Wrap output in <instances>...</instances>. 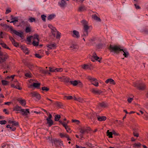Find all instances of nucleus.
<instances>
[{"label": "nucleus", "instance_id": "nucleus-1", "mask_svg": "<svg viewBox=\"0 0 148 148\" xmlns=\"http://www.w3.org/2000/svg\"><path fill=\"white\" fill-rule=\"evenodd\" d=\"M109 49L110 51L114 52V53L117 54L120 53L125 58L128 57L129 55V52L126 49L120 46L110 45Z\"/></svg>", "mask_w": 148, "mask_h": 148}, {"label": "nucleus", "instance_id": "nucleus-2", "mask_svg": "<svg viewBox=\"0 0 148 148\" xmlns=\"http://www.w3.org/2000/svg\"><path fill=\"white\" fill-rule=\"evenodd\" d=\"M81 23L83 26V34L82 35V37H86L88 35V30L90 28V26H88V22L84 20H82Z\"/></svg>", "mask_w": 148, "mask_h": 148}, {"label": "nucleus", "instance_id": "nucleus-3", "mask_svg": "<svg viewBox=\"0 0 148 148\" xmlns=\"http://www.w3.org/2000/svg\"><path fill=\"white\" fill-rule=\"evenodd\" d=\"M87 79L91 83V84L96 87H98L99 83L97 79L90 76H88Z\"/></svg>", "mask_w": 148, "mask_h": 148}, {"label": "nucleus", "instance_id": "nucleus-4", "mask_svg": "<svg viewBox=\"0 0 148 148\" xmlns=\"http://www.w3.org/2000/svg\"><path fill=\"white\" fill-rule=\"evenodd\" d=\"M52 143L54 144L56 146H58L59 145L61 148L64 147L63 142L60 139L53 138L52 140Z\"/></svg>", "mask_w": 148, "mask_h": 148}, {"label": "nucleus", "instance_id": "nucleus-5", "mask_svg": "<svg viewBox=\"0 0 148 148\" xmlns=\"http://www.w3.org/2000/svg\"><path fill=\"white\" fill-rule=\"evenodd\" d=\"M79 132L82 134H84L85 132L88 133L89 132L92 131V130L89 127L84 126L79 128Z\"/></svg>", "mask_w": 148, "mask_h": 148}, {"label": "nucleus", "instance_id": "nucleus-6", "mask_svg": "<svg viewBox=\"0 0 148 148\" xmlns=\"http://www.w3.org/2000/svg\"><path fill=\"white\" fill-rule=\"evenodd\" d=\"M70 84L74 86H76L77 85L80 88H82L83 85L82 82L79 80H75L71 81L70 82Z\"/></svg>", "mask_w": 148, "mask_h": 148}, {"label": "nucleus", "instance_id": "nucleus-7", "mask_svg": "<svg viewBox=\"0 0 148 148\" xmlns=\"http://www.w3.org/2000/svg\"><path fill=\"white\" fill-rule=\"evenodd\" d=\"M8 58V56L6 53L0 52V64L5 61Z\"/></svg>", "mask_w": 148, "mask_h": 148}, {"label": "nucleus", "instance_id": "nucleus-8", "mask_svg": "<svg viewBox=\"0 0 148 148\" xmlns=\"http://www.w3.org/2000/svg\"><path fill=\"white\" fill-rule=\"evenodd\" d=\"M52 117L51 115L49 113L48 115V117L46 119V120L47 121V123L48 124L49 127L51 126L53 124V120L51 119Z\"/></svg>", "mask_w": 148, "mask_h": 148}, {"label": "nucleus", "instance_id": "nucleus-9", "mask_svg": "<svg viewBox=\"0 0 148 148\" xmlns=\"http://www.w3.org/2000/svg\"><path fill=\"white\" fill-rule=\"evenodd\" d=\"M11 86L19 90H21L22 89V88L20 87V84L17 80L14 81V84L11 85Z\"/></svg>", "mask_w": 148, "mask_h": 148}, {"label": "nucleus", "instance_id": "nucleus-10", "mask_svg": "<svg viewBox=\"0 0 148 148\" xmlns=\"http://www.w3.org/2000/svg\"><path fill=\"white\" fill-rule=\"evenodd\" d=\"M21 112L23 116H27L28 114H30L29 109H22Z\"/></svg>", "mask_w": 148, "mask_h": 148}, {"label": "nucleus", "instance_id": "nucleus-11", "mask_svg": "<svg viewBox=\"0 0 148 148\" xmlns=\"http://www.w3.org/2000/svg\"><path fill=\"white\" fill-rule=\"evenodd\" d=\"M47 50L48 51L56 49V45L55 43H50L47 45Z\"/></svg>", "mask_w": 148, "mask_h": 148}, {"label": "nucleus", "instance_id": "nucleus-12", "mask_svg": "<svg viewBox=\"0 0 148 148\" xmlns=\"http://www.w3.org/2000/svg\"><path fill=\"white\" fill-rule=\"evenodd\" d=\"M91 91L94 94L98 95H101L103 93V92L101 90L96 89L94 88L92 89Z\"/></svg>", "mask_w": 148, "mask_h": 148}, {"label": "nucleus", "instance_id": "nucleus-13", "mask_svg": "<svg viewBox=\"0 0 148 148\" xmlns=\"http://www.w3.org/2000/svg\"><path fill=\"white\" fill-rule=\"evenodd\" d=\"M98 107H100L102 108H108V104L105 102H102L99 103L98 104Z\"/></svg>", "mask_w": 148, "mask_h": 148}, {"label": "nucleus", "instance_id": "nucleus-14", "mask_svg": "<svg viewBox=\"0 0 148 148\" xmlns=\"http://www.w3.org/2000/svg\"><path fill=\"white\" fill-rule=\"evenodd\" d=\"M32 97H35L38 100H39L41 98L40 95L37 92H33L31 93Z\"/></svg>", "mask_w": 148, "mask_h": 148}, {"label": "nucleus", "instance_id": "nucleus-15", "mask_svg": "<svg viewBox=\"0 0 148 148\" xmlns=\"http://www.w3.org/2000/svg\"><path fill=\"white\" fill-rule=\"evenodd\" d=\"M72 36L74 38H78L80 37V35L79 32L76 30L73 31Z\"/></svg>", "mask_w": 148, "mask_h": 148}, {"label": "nucleus", "instance_id": "nucleus-16", "mask_svg": "<svg viewBox=\"0 0 148 148\" xmlns=\"http://www.w3.org/2000/svg\"><path fill=\"white\" fill-rule=\"evenodd\" d=\"M79 48L78 46L76 44H72L70 47L71 50L73 51H76Z\"/></svg>", "mask_w": 148, "mask_h": 148}, {"label": "nucleus", "instance_id": "nucleus-17", "mask_svg": "<svg viewBox=\"0 0 148 148\" xmlns=\"http://www.w3.org/2000/svg\"><path fill=\"white\" fill-rule=\"evenodd\" d=\"M10 30L12 31L13 33L18 36L22 38L23 37V32H19L15 30H14L12 28H10Z\"/></svg>", "mask_w": 148, "mask_h": 148}, {"label": "nucleus", "instance_id": "nucleus-18", "mask_svg": "<svg viewBox=\"0 0 148 148\" xmlns=\"http://www.w3.org/2000/svg\"><path fill=\"white\" fill-rule=\"evenodd\" d=\"M92 56L95 60L98 61L99 62H101L102 58L98 57L95 52H94L93 53Z\"/></svg>", "mask_w": 148, "mask_h": 148}, {"label": "nucleus", "instance_id": "nucleus-19", "mask_svg": "<svg viewBox=\"0 0 148 148\" xmlns=\"http://www.w3.org/2000/svg\"><path fill=\"white\" fill-rule=\"evenodd\" d=\"M98 120L99 121H105L106 119V117L104 116H100L99 115H96Z\"/></svg>", "mask_w": 148, "mask_h": 148}, {"label": "nucleus", "instance_id": "nucleus-20", "mask_svg": "<svg viewBox=\"0 0 148 148\" xmlns=\"http://www.w3.org/2000/svg\"><path fill=\"white\" fill-rule=\"evenodd\" d=\"M105 83L106 84L109 83L110 84L114 85L116 84V82L114 81L112 78H109L107 79L105 81Z\"/></svg>", "mask_w": 148, "mask_h": 148}, {"label": "nucleus", "instance_id": "nucleus-21", "mask_svg": "<svg viewBox=\"0 0 148 148\" xmlns=\"http://www.w3.org/2000/svg\"><path fill=\"white\" fill-rule=\"evenodd\" d=\"M82 68L86 70L90 69L92 66V65L91 64H84L81 65Z\"/></svg>", "mask_w": 148, "mask_h": 148}, {"label": "nucleus", "instance_id": "nucleus-22", "mask_svg": "<svg viewBox=\"0 0 148 148\" xmlns=\"http://www.w3.org/2000/svg\"><path fill=\"white\" fill-rule=\"evenodd\" d=\"M17 100L22 106H24L26 105V103L25 100L21 98H19L17 99Z\"/></svg>", "mask_w": 148, "mask_h": 148}, {"label": "nucleus", "instance_id": "nucleus-23", "mask_svg": "<svg viewBox=\"0 0 148 148\" xmlns=\"http://www.w3.org/2000/svg\"><path fill=\"white\" fill-rule=\"evenodd\" d=\"M133 134L134 136L138 137L139 136V134L138 132V129L136 128H134L133 129Z\"/></svg>", "mask_w": 148, "mask_h": 148}, {"label": "nucleus", "instance_id": "nucleus-24", "mask_svg": "<svg viewBox=\"0 0 148 148\" xmlns=\"http://www.w3.org/2000/svg\"><path fill=\"white\" fill-rule=\"evenodd\" d=\"M32 41H39V36L37 34H34V35L32 36Z\"/></svg>", "mask_w": 148, "mask_h": 148}, {"label": "nucleus", "instance_id": "nucleus-25", "mask_svg": "<svg viewBox=\"0 0 148 148\" xmlns=\"http://www.w3.org/2000/svg\"><path fill=\"white\" fill-rule=\"evenodd\" d=\"M137 87L138 89L141 90H143L145 88L146 85L144 84H141Z\"/></svg>", "mask_w": 148, "mask_h": 148}, {"label": "nucleus", "instance_id": "nucleus-26", "mask_svg": "<svg viewBox=\"0 0 148 148\" xmlns=\"http://www.w3.org/2000/svg\"><path fill=\"white\" fill-rule=\"evenodd\" d=\"M59 4L61 7L64 8L66 5V3L65 0H61V2H59Z\"/></svg>", "mask_w": 148, "mask_h": 148}, {"label": "nucleus", "instance_id": "nucleus-27", "mask_svg": "<svg viewBox=\"0 0 148 148\" xmlns=\"http://www.w3.org/2000/svg\"><path fill=\"white\" fill-rule=\"evenodd\" d=\"M40 85V84L38 83H33L32 85H31L29 86V88H31L32 86L39 88Z\"/></svg>", "mask_w": 148, "mask_h": 148}, {"label": "nucleus", "instance_id": "nucleus-28", "mask_svg": "<svg viewBox=\"0 0 148 148\" xmlns=\"http://www.w3.org/2000/svg\"><path fill=\"white\" fill-rule=\"evenodd\" d=\"M86 9L84 6H81L78 8V11L79 12H82L86 10Z\"/></svg>", "mask_w": 148, "mask_h": 148}, {"label": "nucleus", "instance_id": "nucleus-29", "mask_svg": "<svg viewBox=\"0 0 148 148\" xmlns=\"http://www.w3.org/2000/svg\"><path fill=\"white\" fill-rule=\"evenodd\" d=\"M141 145L140 143L137 142L133 144V147L134 148H140Z\"/></svg>", "mask_w": 148, "mask_h": 148}, {"label": "nucleus", "instance_id": "nucleus-30", "mask_svg": "<svg viewBox=\"0 0 148 148\" xmlns=\"http://www.w3.org/2000/svg\"><path fill=\"white\" fill-rule=\"evenodd\" d=\"M22 108L21 107L19 106L18 105L14 107L13 108V110L14 111H21Z\"/></svg>", "mask_w": 148, "mask_h": 148}, {"label": "nucleus", "instance_id": "nucleus-31", "mask_svg": "<svg viewBox=\"0 0 148 148\" xmlns=\"http://www.w3.org/2000/svg\"><path fill=\"white\" fill-rule=\"evenodd\" d=\"M92 18L94 19L97 21L100 22L101 20L100 18L98 17L96 14H94L92 15Z\"/></svg>", "mask_w": 148, "mask_h": 148}, {"label": "nucleus", "instance_id": "nucleus-32", "mask_svg": "<svg viewBox=\"0 0 148 148\" xmlns=\"http://www.w3.org/2000/svg\"><path fill=\"white\" fill-rule=\"evenodd\" d=\"M59 122L64 127L65 126H66L68 124L69 122V121H67L65 122H63L62 121L60 120L59 121Z\"/></svg>", "mask_w": 148, "mask_h": 148}, {"label": "nucleus", "instance_id": "nucleus-33", "mask_svg": "<svg viewBox=\"0 0 148 148\" xmlns=\"http://www.w3.org/2000/svg\"><path fill=\"white\" fill-rule=\"evenodd\" d=\"M21 49L23 50V51L26 54H28L29 53V51L28 49L25 47H21Z\"/></svg>", "mask_w": 148, "mask_h": 148}, {"label": "nucleus", "instance_id": "nucleus-34", "mask_svg": "<svg viewBox=\"0 0 148 148\" xmlns=\"http://www.w3.org/2000/svg\"><path fill=\"white\" fill-rule=\"evenodd\" d=\"M107 136H108V137L109 138H112V132H109V130H108L106 132Z\"/></svg>", "mask_w": 148, "mask_h": 148}, {"label": "nucleus", "instance_id": "nucleus-35", "mask_svg": "<svg viewBox=\"0 0 148 148\" xmlns=\"http://www.w3.org/2000/svg\"><path fill=\"white\" fill-rule=\"evenodd\" d=\"M61 118L60 116V115L57 114L55 115V121H59Z\"/></svg>", "mask_w": 148, "mask_h": 148}, {"label": "nucleus", "instance_id": "nucleus-36", "mask_svg": "<svg viewBox=\"0 0 148 148\" xmlns=\"http://www.w3.org/2000/svg\"><path fill=\"white\" fill-rule=\"evenodd\" d=\"M0 44L1 45L2 47H3V48H6L8 49H10L5 44L4 42H2L0 43Z\"/></svg>", "mask_w": 148, "mask_h": 148}, {"label": "nucleus", "instance_id": "nucleus-37", "mask_svg": "<svg viewBox=\"0 0 148 148\" xmlns=\"http://www.w3.org/2000/svg\"><path fill=\"white\" fill-rule=\"evenodd\" d=\"M55 16V15L54 14L50 15L48 17V19L49 20H51L54 18Z\"/></svg>", "mask_w": 148, "mask_h": 148}, {"label": "nucleus", "instance_id": "nucleus-38", "mask_svg": "<svg viewBox=\"0 0 148 148\" xmlns=\"http://www.w3.org/2000/svg\"><path fill=\"white\" fill-rule=\"evenodd\" d=\"M64 127L67 132L71 133L70 131L71 129L69 126L67 125L66 126H65Z\"/></svg>", "mask_w": 148, "mask_h": 148}, {"label": "nucleus", "instance_id": "nucleus-39", "mask_svg": "<svg viewBox=\"0 0 148 148\" xmlns=\"http://www.w3.org/2000/svg\"><path fill=\"white\" fill-rule=\"evenodd\" d=\"M67 135V134L64 133H60L59 134V136L61 138H66Z\"/></svg>", "mask_w": 148, "mask_h": 148}, {"label": "nucleus", "instance_id": "nucleus-40", "mask_svg": "<svg viewBox=\"0 0 148 148\" xmlns=\"http://www.w3.org/2000/svg\"><path fill=\"white\" fill-rule=\"evenodd\" d=\"M39 42L32 41V44L34 46H37L39 45Z\"/></svg>", "mask_w": 148, "mask_h": 148}, {"label": "nucleus", "instance_id": "nucleus-41", "mask_svg": "<svg viewBox=\"0 0 148 148\" xmlns=\"http://www.w3.org/2000/svg\"><path fill=\"white\" fill-rule=\"evenodd\" d=\"M27 66L29 68L31 69H32L34 68V65L32 64V63H29L27 65Z\"/></svg>", "mask_w": 148, "mask_h": 148}, {"label": "nucleus", "instance_id": "nucleus-42", "mask_svg": "<svg viewBox=\"0 0 148 148\" xmlns=\"http://www.w3.org/2000/svg\"><path fill=\"white\" fill-rule=\"evenodd\" d=\"M25 30L26 33H29L31 31V27L30 26L27 27H26Z\"/></svg>", "mask_w": 148, "mask_h": 148}, {"label": "nucleus", "instance_id": "nucleus-43", "mask_svg": "<svg viewBox=\"0 0 148 148\" xmlns=\"http://www.w3.org/2000/svg\"><path fill=\"white\" fill-rule=\"evenodd\" d=\"M72 122L75 123L77 125H79L80 123V121L79 120L75 119H72Z\"/></svg>", "mask_w": 148, "mask_h": 148}, {"label": "nucleus", "instance_id": "nucleus-44", "mask_svg": "<svg viewBox=\"0 0 148 148\" xmlns=\"http://www.w3.org/2000/svg\"><path fill=\"white\" fill-rule=\"evenodd\" d=\"M25 76L28 78H30L32 77V75L30 73H27L25 74Z\"/></svg>", "mask_w": 148, "mask_h": 148}, {"label": "nucleus", "instance_id": "nucleus-45", "mask_svg": "<svg viewBox=\"0 0 148 148\" xmlns=\"http://www.w3.org/2000/svg\"><path fill=\"white\" fill-rule=\"evenodd\" d=\"M2 83L4 85H8L9 84V82L5 80H2Z\"/></svg>", "mask_w": 148, "mask_h": 148}, {"label": "nucleus", "instance_id": "nucleus-46", "mask_svg": "<svg viewBox=\"0 0 148 148\" xmlns=\"http://www.w3.org/2000/svg\"><path fill=\"white\" fill-rule=\"evenodd\" d=\"M29 21H30V22L32 23L33 22H35L36 21V19L34 18H33L32 17H31L29 19Z\"/></svg>", "mask_w": 148, "mask_h": 148}, {"label": "nucleus", "instance_id": "nucleus-47", "mask_svg": "<svg viewBox=\"0 0 148 148\" xmlns=\"http://www.w3.org/2000/svg\"><path fill=\"white\" fill-rule=\"evenodd\" d=\"M42 89L43 91H48L49 90V88L47 87L44 86L42 87Z\"/></svg>", "mask_w": 148, "mask_h": 148}, {"label": "nucleus", "instance_id": "nucleus-48", "mask_svg": "<svg viewBox=\"0 0 148 148\" xmlns=\"http://www.w3.org/2000/svg\"><path fill=\"white\" fill-rule=\"evenodd\" d=\"M133 97H128L127 99V101L129 103H131L132 101L133 100Z\"/></svg>", "mask_w": 148, "mask_h": 148}, {"label": "nucleus", "instance_id": "nucleus-49", "mask_svg": "<svg viewBox=\"0 0 148 148\" xmlns=\"http://www.w3.org/2000/svg\"><path fill=\"white\" fill-rule=\"evenodd\" d=\"M63 69L62 68H59L56 69V72H61L62 71Z\"/></svg>", "mask_w": 148, "mask_h": 148}, {"label": "nucleus", "instance_id": "nucleus-50", "mask_svg": "<svg viewBox=\"0 0 148 148\" xmlns=\"http://www.w3.org/2000/svg\"><path fill=\"white\" fill-rule=\"evenodd\" d=\"M18 125V122H16L15 121H13L12 123V126H17Z\"/></svg>", "mask_w": 148, "mask_h": 148}, {"label": "nucleus", "instance_id": "nucleus-51", "mask_svg": "<svg viewBox=\"0 0 148 148\" xmlns=\"http://www.w3.org/2000/svg\"><path fill=\"white\" fill-rule=\"evenodd\" d=\"M49 71L50 72H56V69H54L53 68H52L50 67H49Z\"/></svg>", "mask_w": 148, "mask_h": 148}, {"label": "nucleus", "instance_id": "nucleus-52", "mask_svg": "<svg viewBox=\"0 0 148 148\" xmlns=\"http://www.w3.org/2000/svg\"><path fill=\"white\" fill-rule=\"evenodd\" d=\"M12 42V44L14 45V46L16 47H18V43L17 42H16L15 40L14 41V42Z\"/></svg>", "mask_w": 148, "mask_h": 148}, {"label": "nucleus", "instance_id": "nucleus-53", "mask_svg": "<svg viewBox=\"0 0 148 148\" xmlns=\"http://www.w3.org/2000/svg\"><path fill=\"white\" fill-rule=\"evenodd\" d=\"M77 101L81 103H83L84 101V100L81 98L78 97Z\"/></svg>", "mask_w": 148, "mask_h": 148}, {"label": "nucleus", "instance_id": "nucleus-54", "mask_svg": "<svg viewBox=\"0 0 148 148\" xmlns=\"http://www.w3.org/2000/svg\"><path fill=\"white\" fill-rule=\"evenodd\" d=\"M34 55L36 57L39 58H41L42 57L41 55H40L38 53H35L34 54Z\"/></svg>", "mask_w": 148, "mask_h": 148}, {"label": "nucleus", "instance_id": "nucleus-55", "mask_svg": "<svg viewBox=\"0 0 148 148\" xmlns=\"http://www.w3.org/2000/svg\"><path fill=\"white\" fill-rule=\"evenodd\" d=\"M85 145L89 147H92V144L90 143L86 142Z\"/></svg>", "mask_w": 148, "mask_h": 148}, {"label": "nucleus", "instance_id": "nucleus-56", "mask_svg": "<svg viewBox=\"0 0 148 148\" xmlns=\"http://www.w3.org/2000/svg\"><path fill=\"white\" fill-rule=\"evenodd\" d=\"M61 33L57 32L56 34V38L57 39H59L60 38Z\"/></svg>", "mask_w": 148, "mask_h": 148}, {"label": "nucleus", "instance_id": "nucleus-57", "mask_svg": "<svg viewBox=\"0 0 148 148\" xmlns=\"http://www.w3.org/2000/svg\"><path fill=\"white\" fill-rule=\"evenodd\" d=\"M7 122L5 120L0 121V124L1 125H5L6 123Z\"/></svg>", "mask_w": 148, "mask_h": 148}, {"label": "nucleus", "instance_id": "nucleus-58", "mask_svg": "<svg viewBox=\"0 0 148 148\" xmlns=\"http://www.w3.org/2000/svg\"><path fill=\"white\" fill-rule=\"evenodd\" d=\"M11 12V9L10 8H8L6 10L5 14H8Z\"/></svg>", "mask_w": 148, "mask_h": 148}, {"label": "nucleus", "instance_id": "nucleus-59", "mask_svg": "<svg viewBox=\"0 0 148 148\" xmlns=\"http://www.w3.org/2000/svg\"><path fill=\"white\" fill-rule=\"evenodd\" d=\"M64 97L66 98L67 100L71 99L73 98V97L72 96H65Z\"/></svg>", "mask_w": 148, "mask_h": 148}, {"label": "nucleus", "instance_id": "nucleus-60", "mask_svg": "<svg viewBox=\"0 0 148 148\" xmlns=\"http://www.w3.org/2000/svg\"><path fill=\"white\" fill-rule=\"evenodd\" d=\"M27 40L29 42H31V41H32V36L28 37L27 38Z\"/></svg>", "mask_w": 148, "mask_h": 148}, {"label": "nucleus", "instance_id": "nucleus-61", "mask_svg": "<svg viewBox=\"0 0 148 148\" xmlns=\"http://www.w3.org/2000/svg\"><path fill=\"white\" fill-rule=\"evenodd\" d=\"M41 17L42 20L44 21H46V16L44 15H42Z\"/></svg>", "mask_w": 148, "mask_h": 148}, {"label": "nucleus", "instance_id": "nucleus-62", "mask_svg": "<svg viewBox=\"0 0 148 148\" xmlns=\"http://www.w3.org/2000/svg\"><path fill=\"white\" fill-rule=\"evenodd\" d=\"M11 20H18L17 18L16 17H14L12 15L11 16Z\"/></svg>", "mask_w": 148, "mask_h": 148}, {"label": "nucleus", "instance_id": "nucleus-63", "mask_svg": "<svg viewBox=\"0 0 148 148\" xmlns=\"http://www.w3.org/2000/svg\"><path fill=\"white\" fill-rule=\"evenodd\" d=\"M10 129L12 131H15L16 130V128L13 126H12L10 127Z\"/></svg>", "mask_w": 148, "mask_h": 148}, {"label": "nucleus", "instance_id": "nucleus-64", "mask_svg": "<svg viewBox=\"0 0 148 148\" xmlns=\"http://www.w3.org/2000/svg\"><path fill=\"white\" fill-rule=\"evenodd\" d=\"M112 134H113L116 136H118L119 135V134L116 132L115 131L113 130L112 131Z\"/></svg>", "mask_w": 148, "mask_h": 148}]
</instances>
